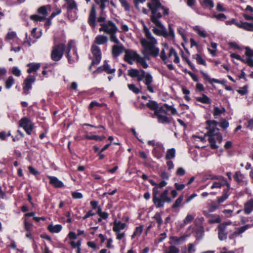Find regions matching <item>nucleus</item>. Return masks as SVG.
I'll list each match as a JSON object with an SVG mask.
<instances>
[{
    "label": "nucleus",
    "mask_w": 253,
    "mask_h": 253,
    "mask_svg": "<svg viewBox=\"0 0 253 253\" xmlns=\"http://www.w3.org/2000/svg\"><path fill=\"white\" fill-rule=\"evenodd\" d=\"M160 1L161 0H151V2L147 3V6L151 12L150 20L156 26L152 29L153 32L158 36L166 37H168V32L159 19L163 15L169 14V9L162 5Z\"/></svg>",
    "instance_id": "nucleus-1"
},
{
    "label": "nucleus",
    "mask_w": 253,
    "mask_h": 253,
    "mask_svg": "<svg viewBox=\"0 0 253 253\" xmlns=\"http://www.w3.org/2000/svg\"><path fill=\"white\" fill-rule=\"evenodd\" d=\"M141 23L143 26V32L144 33L145 38L140 40V43L143 47L142 51L144 56H151L157 57L159 55V48L156 46L158 42L157 40L152 36L144 22L141 20Z\"/></svg>",
    "instance_id": "nucleus-2"
},
{
    "label": "nucleus",
    "mask_w": 253,
    "mask_h": 253,
    "mask_svg": "<svg viewBox=\"0 0 253 253\" xmlns=\"http://www.w3.org/2000/svg\"><path fill=\"white\" fill-rule=\"evenodd\" d=\"M168 111H170L172 115L176 113L175 109L166 104L160 107H158L154 112V115L157 116L159 123L164 124L169 122V118L166 116Z\"/></svg>",
    "instance_id": "nucleus-3"
},
{
    "label": "nucleus",
    "mask_w": 253,
    "mask_h": 253,
    "mask_svg": "<svg viewBox=\"0 0 253 253\" xmlns=\"http://www.w3.org/2000/svg\"><path fill=\"white\" fill-rule=\"evenodd\" d=\"M90 51L92 56H89V58L92 60L91 64L88 68L89 71L91 70L92 66L97 65L100 62L102 57L100 48L96 44H92Z\"/></svg>",
    "instance_id": "nucleus-4"
},
{
    "label": "nucleus",
    "mask_w": 253,
    "mask_h": 253,
    "mask_svg": "<svg viewBox=\"0 0 253 253\" xmlns=\"http://www.w3.org/2000/svg\"><path fill=\"white\" fill-rule=\"evenodd\" d=\"M214 129L208 130L207 134L209 136L208 139L211 147L213 149L218 148V146L216 143H221L222 141V134L219 132H215Z\"/></svg>",
    "instance_id": "nucleus-5"
},
{
    "label": "nucleus",
    "mask_w": 253,
    "mask_h": 253,
    "mask_svg": "<svg viewBox=\"0 0 253 253\" xmlns=\"http://www.w3.org/2000/svg\"><path fill=\"white\" fill-rule=\"evenodd\" d=\"M65 50V44L59 43L52 47L51 52V58L54 61H58L62 58Z\"/></svg>",
    "instance_id": "nucleus-6"
},
{
    "label": "nucleus",
    "mask_w": 253,
    "mask_h": 253,
    "mask_svg": "<svg viewBox=\"0 0 253 253\" xmlns=\"http://www.w3.org/2000/svg\"><path fill=\"white\" fill-rule=\"evenodd\" d=\"M100 25L101 27L99 29V31H103L108 35L116 34L118 31V28L112 21L108 20Z\"/></svg>",
    "instance_id": "nucleus-7"
},
{
    "label": "nucleus",
    "mask_w": 253,
    "mask_h": 253,
    "mask_svg": "<svg viewBox=\"0 0 253 253\" xmlns=\"http://www.w3.org/2000/svg\"><path fill=\"white\" fill-rule=\"evenodd\" d=\"M68 18L71 21H74L77 18V5L74 0H69L67 3Z\"/></svg>",
    "instance_id": "nucleus-8"
},
{
    "label": "nucleus",
    "mask_w": 253,
    "mask_h": 253,
    "mask_svg": "<svg viewBox=\"0 0 253 253\" xmlns=\"http://www.w3.org/2000/svg\"><path fill=\"white\" fill-rule=\"evenodd\" d=\"M147 73L142 69L138 70L131 68L127 70V75L132 78H137V81L138 82L142 81L146 78Z\"/></svg>",
    "instance_id": "nucleus-9"
},
{
    "label": "nucleus",
    "mask_w": 253,
    "mask_h": 253,
    "mask_svg": "<svg viewBox=\"0 0 253 253\" xmlns=\"http://www.w3.org/2000/svg\"><path fill=\"white\" fill-rule=\"evenodd\" d=\"M87 3L89 2L90 0H85ZM95 3L99 5L101 12L99 16L97 19V21L99 23H105L106 20V15L104 13V9L106 7L105 3L109 1V0H94Z\"/></svg>",
    "instance_id": "nucleus-10"
},
{
    "label": "nucleus",
    "mask_w": 253,
    "mask_h": 253,
    "mask_svg": "<svg viewBox=\"0 0 253 253\" xmlns=\"http://www.w3.org/2000/svg\"><path fill=\"white\" fill-rule=\"evenodd\" d=\"M19 125L23 128L28 134H31L34 128V124L28 118L26 117L22 118L19 122Z\"/></svg>",
    "instance_id": "nucleus-11"
},
{
    "label": "nucleus",
    "mask_w": 253,
    "mask_h": 253,
    "mask_svg": "<svg viewBox=\"0 0 253 253\" xmlns=\"http://www.w3.org/2000/svg\"><path fill=\"white\" fill-rule=\"evenodd\" d=\"M126 225L125 223L114 222L113 230L117 234V239L121 240L125 236V233L122 232L126 227Z\"/></svg>",
    "instance_id": "nucleus-12"
},
{
    "label": "nucleus",
    "mask_w": 253,
    "mask_h": 253,
    "mask_svg": "<svg viewBox=\"0 0 253 253\" xmlns=\"http://www.w3.org/2000/svg\"><path fill=\"white\" fill-rule=\"evenodd\" d=\"M74 45V42L72 41H70L68 42L67 47L65 46V51L66 53V57H67L68 59V61L70 63H72L73 62L75 61L76 60H77L78 59V56L77 53V51L76 50H74V53H73V56L72 57L70 55V50L72 47V46Z\"/></svg>",
    "instance_id": "nucleus-13"
},
{
    "label": "nucleus",
    "mask_w": 253,
    "mask_h": 253,
    "mask_svg": "<svg viewBox=\"0 0 253 253\" xmlns=\"http://www.w3.org/2000/svg\"><path fill=\"white\" fill-rule=\"evenodd\" d=\"M124 60L128 64L132 65L134 61H135L138 57V54L135 51L126 49L125 50Z\"/></svg>",
    "instance_id": "nucleus-14"
},
{
    "label": "nucleus",
    "mask_w": 253,
    "mask_h": 253,
    "mask_svg": "<svg viewBox=\"0 0 253 253\" xmlns=\"http://www.w3.org/2000/svg\"><path fill=\"white\" fill-rule=\"evenodd\" d=\"M36 81V78L34 76H28L24 81V86H23V93L28 94L29 90L32 88V84Z\"/></svg>",
    "instance_id": "nucleus-15"
},
{
    "label": "nucleus",
    "mask_w": 253,
    "mask_h": 253,
    "mask_svg": "<svg viewBox=\"0 0 253 253\" xmlns=\"http://www.w3.org/2000/svg\"><path fill=\"white\" fill-rule=\"evenodd\" d=\"M96 12L95 7L94 5H92L91 7L90 10L89 11L88 23L90 26L92 28H95L96 26Z\"/></svg>",
    "instance_id": "nucleus-16"
},
{
    "label": "nucleus",
    "mask_w": 253,
    "mask_h": 253,
    "mask_svg": "<svg viewBox=\"0 0 253 253\" xmlns=\"http://www.w3.org/2000/svg\"><path fill=\"white\" fill-rule=\"evenodd\" d=\"M164 151L165 149L163 144L157 143L155 147H154L152 153L155 157L157 159H160L162 157Z\"/></svg>",
    "instance_id": "nucleus-17"
},
{
    "label": "nucleus",
    "mask_w": 253,
    "mask_h": 253,
    "mask_svg": "<svg viewBox=\"0 0 253 253\" xmlns=\"http://www.w3.org/2000/svg\"><path fill=\"white\" fill-rule=\"evenodd\" d=\"M187 237L186 235L180 237L171 236L169 237V243L171 245H179L185 241Z\"/></svg>",
    "instance_id": "nucleus-18"
},
{
    "label": "nucleus",
    "mask_w": 253,
    "mask_h": 253,
    "mask_svg": "<svg viewBox=\"0 0 253 253\" xmlns=\"http://www.w3.org/2000/svg\"><path fill=\"white\" fill-rule=\"evenodd\" d=\"M125 47L122 44L114 45L112 48V53L114 57L119 56L124 51L125 52Z\"/></svg>",
    "instance_id": "nucleus-19"
},
{
    "label": "nucleus",
    "mask_w": 253,
    "mask_h": 253,
    "mask_svg": "<svg viewBox=\"0 0 253 253\" xmlns=\"http://www.w3.org/2000/svg\"><path fill=\"white\" fill-rule=\"evenodd\" d=\"M230 224V222H225L220 224L218 226V238L220 240L226 239L227 234L225 232L226 226Z\"/></svg>",
    "instance_id": "nucleus-20"
},
{
    "label": "nucleus",
    "mask_w": 253,
    "mask_h": 253,
    "mask_svg": "<svg viewBox=\"0 0 253 253\" xmlns=\"http://www.w3.org/2000/svg\"><path fill=\"white\" fill-rule=\"evenodd\" d=\"M217 182H214L211 186V189L220 188L222 185H226L227 188L230 189V184L228 183L226 180L223 176H220Z\"/></svg>",
    "instance_id": "nucleus-21"
},
{
    "label": "nucleus",
    "mask_w": 253,
    "mask_h": 253,
    "mask_svg": "<svg viewBox=\"0 0 253 253\" xmlns=\"http://www.w3.org/2000/svg\"><path fill=\"white\" fill-rule=\"evenodd\" d=\"M144 84L147 86V90L152 93L154 92V88L151 85V84L153 82V78L151 75L149 73H147V76L144 81Z\"/></svg>",
    "instance_id": "nucleus-22"
},
{
    "label": "nucleus",
    "mask_w": 253,
    "mask_h": 253,
    "mask_svg": "<svg viewBox=\"0 0 253 253\" xmlns=\"http://www.w3.org/2000/svg\"><path fill=\"white\" fill-rule=\"evenodd\" d=\"M49 180V183L56 188L62 187L64 186L63 183L60 181L57 177L52 176H47Z\"/></svg>",
    "instance_id": "nucleus-23"
},
{
    "label": "nucleus",
    "mask_w": 253,
    "mask_h": 253,
    "mask_svg": "<svg viewBox=\"0 0 253 253\" xmlns=\"http://www.w3.org/2000/svg\"><path fill=\"white\" fill-rule=\"evenodd\" d=\"M253 211V199L248 200L244 205V211L246 214H250Z\"/></svg>",
    "instance_id": "nucleus-24"
},
{
    "label": "nucleus",
    "mask_w": 253,
    "mask_h": 253,
    "mask_svg": "<svg viewBox=\"0 0 253 253\" xmlns=\"http://www.w3.org/2000/svg\"><path fill=\"white\" fill-rule=\"evenodd\" d=\"M108 39L106 36L103 35H98L97 36L94 41L93 44H104L108 42Z\"/></svg>",
    "instance_id": "nucleus-25"
},
{
    "label": "nucleus",
    "mask_w": 253,
    "mask_h": 253,
    "mask_svg": "<svg viewBox=\"0 0 253 253\" xmlns=\"http://www.w3.org/2000/svg\"><path fill=\"white\" fill-rule=\"evenodd\" d=\"M206 123L208 125L206 128L209 130H211V129H214V131H215V130H218V129L216 128V126L219 123L216 121L208 120L206 122Z\"/></svg>",
    "instance_id": "nucleus-26"
},
{
    "label": "nucleus",
    "mask_w": 253,
    "mask_h": 253,
    "mask_svg": "<svg viewBox=\"0 0 253 253\" xmlns=\"http://www.w3.org/2000/svg\"><path fill=\"white\" fill-rule=\"evenodd\" d=\"M47 228L50 232L52 233H57L59 232L61 230L62 227L60 224H57L54 225L53 224H51L48 226Z\"/></svg>",
    "instance_id": "nucleus-27"
},
{
    "label": "nucleus",
    "mask_w": 253,
    "mask_h": 253,
    "mask_svg": "<svg viewBox=\"0 0 253 253\" xmlns=\"http://www.w3.org/2000/svg\"><path fill=\"white\" fill-rule=\"evenodd\" d=\"M196 101L204 104H211V100L205 94H203L202 96L196 97L195 98Z\"/></svg>",
    "instance_id": "nucleus-28"
},
{
    "label": "nucleus",
    "mask_w": 253,
    "mask_h": 253,
    "mask_svg": "<svg viewBox=\"0 0 253 253\" xmlns=\"http://www.w3.org/2000/svg\"><path fill=\"white\" fill-rule=\"evenodd\" d=\"M172 56H173L174 57L173 62L175 63H179L180 61L179 58L175 50L173 47H171L170 48L169 53L168 54L169 57H170Z\"/></svg>",
    "instance_id": "nucleus-29"
},
{
    "label": "nucleus",
    "mask_w": 253,
    "mask_h": 253,
    "mask_svg": "<svg viewBox=\"0 0 253 253\" xmlns=\"http://www.w3.org/2000/svg\"><path fill=\"white\" fill-rule=\"evenodd\" d=\"M192 58L196 60L197 63L198 64L203 65L205 66L207 65L206 61L202 57V56L199 53L193 55Z\"/></svg>",
    "instance_id": "nucleus-30"
},
{
    "label": "nucleus",
    "mask_w": 253,
    "mask_h": 253,
    "mask_svg": "<svg viewBox=\"0 0 253 253\" xmlns=\"http://www.w3.org/2000/svg\"><path fill=\"white\" fill-rule=\"evenodd\" d=\"M48 9H50V6L49 5L42 6L38 8V12L45 17L48 14L47 11Z\"/></svg>",
    "instance_id": "nucleus-31"
},
{
    "label": "nucleus",
    "mask_w": 253,
    "mask_h": 253,
    "mask_svg": "<svg viewBox=\"0 0 253 253\" xmlns=\"http://www.w3.org/2000/svg\"><path fill=\"white\" fill-rule=\"evenodd\" d=\"M29 67L27 70L28 73L37 71L40 67L39 63H29L27 65Z\"/></svg>",
    "instance_id": "nucleus-32"
},
{
    "label": "nucleus",
    "mask_w": 253,
    "mask_h": 253,
    "mask_svg": "<svg viewBox=\"0 0 253 253\" xmlns=\"http://www.w3.org/2000/svg\"><path fill=\"white\" fill-rule=\"evenodd\" d=\"M96 213L100 216L98 221H101L102 219L106 220L108 217V213L105 211H102L100 207L98 208Z\"/></svg>",
    "instance_id": "nucleus-33"
},
{
    "label": "nucleus",
    "mask_w": 253,
    "mask_h": 253,
    "mask_svg": "<svg viewBox=\"0 0 253 253\" xmlns=\"http://www.w3.org/2000/svg\"><path fill=\"white\" fill-rule=\"evenodd\" d=\"M193 29L197 32V33L199 35V36L202 38H206L208 35V34H207L205 30L201 29L200 27L198 26L194 27Z\"/></svg>",
    "instance_id": "nucleus-34"
},
{
    "label": "nucleus",
    "mask_w": 253,
    "mask_h": 253,
    "mask_svg": "<svg viewBox=\"0 0 253 253\" xmlns=\"http://www.w3.org/2000/svg\"><path fill=\"white\" fill-rule=\"evenodd\" d=\"M200 73L203 75L205 80L209 81L210 83H221V82L218 80L215 79H211L209 76L206 73H205L203 71H200Z\"/></svg>",
    "instance_id": "nucleus-35"
},
{
    "label": "nucleus",
    "mask_w": 253,
    "mask_h": 253,
    "mask_svg": "<svg viewBox=\"0 0 253 253\" xmlns=\"http://www.w3.org/2000/svg\"><path fill=\"white\" fill-rule=\"evenodd\" d=\"M175 156V150L174 148L169 149L167 151L166 155V160H170L174 158Z\"/></svg>",
    "instance_id": "nucleus-36"
},
{
    "label": "nucleus",
    "mask_w": 253,
    "mask_h": 253,
    "mask_svg": "<svg viewBox=\"0 0 253 253\" xmlns=\"http://www.w3.org/2000/svg\"><path fill=\"white\" fill-rule=\"evenodd\" d=\"M229 189L227 188L223 191V195L220 197H218L217 198V201L219 204L223 202L224 201H225L228 197Z\"/></svg>",
    "instance_id": "nucleus-37"
},
{
    "label": "nucleus",
    "mask_w": 253,
    "mask_h": 253,
    "mask_svg": "<svg viewBox=\"0 0 253 253\" xmlns=\"http://www.w3.org/2000/svg\"><path fill=\"white\" fill-rule=\"evenodd\" d=\"M104 71L108 74H112L115 72L116 69L115 68L111 69L109 65L106 61H105L103 63Z\"/></svg>",
    "instance_id": "nucleus-38"
},
{
    "label": "nucleus",
    "mask_w": 253,
    "mask_h": 253,
    "mask_svg": "<svg viewBox=\"0 0 253 253\" xmlns=\"http://www.w3.org/2000/svg\"><path fill=\"white\" fill-rule=\"evenodd\" d=\"M179 250L174 246L171 245L167 250H164V253H178Z\"/></svg>",
    "instance_id": "nucleus-39"
},
{
    "label": "nucleus",
    "mask_w": 253,
    "mask_h": 253,
    "mask_svg": "<svg viewBox=\"0 0 253 253\" xmlns=\"http://www.w3.org/2000/svg\"><path fill=\"white\" fill-rule=\"evenodd\" d=\"M136 61H137V62L138 63L141 64L144 69H146L148 66L144 58L140 56V55L139 54H138V57H137V59H136Z\"/></svg>",
    "instance_id": "nucleus-40"
},
{
    "label": "nucleus",
    "mask_w": 253,
    "mask_h": 253,
    "mask_svg": "<svg viewBox=\"0 0 253 253\" xmlns=\"http://www.w3.org/2000/svg\"><path fill=\"white\" fill-rule=\"evenodd\" d=\"M85 137L89 140H95L96 141H101L105 138L104 136H98L96 135H86Z\"/></svg>",
    "instance_id": "nucleus-41"
},
{
    "label": "nucleus",
    "mask_w": 253,
    "mask_h": 253,
    "mask_svg": "<svg viewBox=\"0 0 253 253\" xmlns=\"http://www.w3.org/2000/svg\"><path fill=\"white\" fill-rule=\"evenodd\" d=\"M14 79L12 76H10L5 81V87L9 89L14 83Z\"/></svg>",
    "instance_id": "nucleus-42"
},
{
    "label": "nucleus",
    "mask_w": 253,
    "mask_h": 253,
    "mask_svg": "<svg viewBox=\"0 0 253 253\" xmlns=\"http://www.w3.org/2000/svg\"><path fill=\"white\" fill-rule=\"evenodd\" d=\"M146 106L150 109L151 110H154L155 111L157 110L158 105V104L153 101H150L146 103Z\"/></svg>",
    "instance_id": "nucleus-43"
},
{
    "label": "nucleus",
    "mask_w": 253,
    "mask_h": 253,
    "mask_svg": "<svg viewBox=\"0 0 253 253\" xmlns=\"http://www.w3.org/2000/svg\"><path fill=\"white\" fill-rule=\"evenodd\" d=\"M153 202L158 208L162 207L164 206V201L157 197H153Z\"/></svg>",
    "instance_id": "nucleus-44"
},
{
    "label": "nucleus",
    "mask_w": 253,
    "mask_h": 253,
    "mask_svg": "<svg viewBox=\"0 0 253 253\" xmlns=\"http://www.w3.org/2000/svg\"><path fill=\"white\" fill-rule=\"evenodd\" d=\"M183 199V196L180 195L175 201L174 204L172 206V208L176 209L181 206V202Z\"/></svg>",
    "instance_id": "nucleus-45"
},
{
    "label": "nucleus",
    "mask_w": 253,
    "mask_h": 253,
    "mask_svg": "<svg viewBox=\"0 0 253 253\" xmlns=\"http://www.w3.org/2000/svg\"><path fill=\"white\" fill-rule=\"evenodd\" d=\"M225 112V109L224 108H222L220 109L218 107H214V111H213V116L214 117L220 115V114L224 113Z\"/></svg>",
    "instance_id": "nucleus-46"
},
{
    "label": "nucleus",
    "mask_w": 253,
    "mask_h": 253,
    "mask_svg": "<svg viewBox=\"0 0 253 253\" xmlns=\"http://www.w3.org/2000/svg\"><path fill=\"white\" fill-rule=\"evenodd\" d=\"M127 87L130 90L136 94H138L140 92V90L133 84H128L127 85Z\"/></svg>",
    "instance_id": "nucleus-47"
},
{
    "label": "nucleus",
    "mask_w": 253,
    "mask_h": 253,
    "mask_svg": "<svg viewBox=\"0 0 253 253\" xmlns=\"http://www.w3.org/2000/svg\"><path fill=\"white\" fill-rule=\"evenodd\" d=\"M202 4L205 7L209 8H212L214 6L213 2L212 0H203Z\"/></svg>",
    "instance_id": "nucleus-48"
},
{
    "label": "nucleus",
    "mask_w": 253,
    "mask_h": 253,
    "mask_svg": "<svg viewBox=\"0 0 253 253\" xmlns=\"http://www.w3.org/2000/svg\"><path fill=\"white\" fill-rule=\"evenodd\" d=\"M233 177L235 180L238 183H240L243 181V175L240 171H236Z\"/></svg>",
    "instance_id": "nucleus-49"
},
{
    "label": "nucleus",
    "mask_w": 253,
    "mask_h": 253,
    "mask_svg": "<svg viewBox=\"0 0 253 253\" xmlns=\"http://www.w3.org/2000/svg\"><path fill=\"white\" fill-rule=\"evenodd\" d=\"M122 6L124 7L126 11L130 10V6L126 0H119Z\"/></svg>",
    "instance_id": "nucleus-50"
},
{
    "label": "nucleus",
    "mask_w": 253,
    "mask_h": 253,
    "mask_svg": "<svg viewBox=\"0 0 253 253\" xmlns=\"http://www.w3.org/2000/svg\"><path fill=\"white\" fill-rule=\"evenodd\" d=\"M249 228L248 225L244 226L238 229H237L236 231L234 232V233L232 235V236H233L236 235H238L243 233L246 230H247Z\"/></svg>",
    "instance_id": "nucleus-51"
},
{
    "label": "nucleus",
    "mask_w": 253,
    "mask_h": 253,
    "mask_svg": "<svg viewBox=\"0 0 253 253\" xmlns=\"http://www.w3.org/2000/svg\"><path fill=\"white\" fill-rule=\"evenodd\" d=\"M30 18L36 21H42L45 19V17L44 16H42L38 15H32L30 16Z\"/></svg>",
    "instance_id": "nucleus-52"
},
{
    "label": "nucleus",
    "mask_w": 253,
    "mask_h": 253,
    "mask_svg": "<svg viewBox=\"0 0 253 253\" xmlns=\"http://www.w3.org/2000/svg\"><path fill=\"white\" fill-rule=\"evenodd\" d=\"M243 29L248 31H253V24L244 22Z\"/></svg>",
    "instance_id": "nucleus-53"
},
{
    "label": "nucleus",
    "mask_w": 253,
    "mask_h": 253,
    "mask_svg": "<svg viewBox=\"0 0 253 253\" xmlns=\"http://www.w3.org/2000/svg\"><path fill=\"white\" fill-rule=\"evenodd\" d=\"M160 57L165 63H167L168 56L166 55L164 48L162 49V50H161L160 53Z\"/></svg>",
    "instance_id": "nucleus-54"
},
{
    "label": "nucleus",
    "mask_w": 253,
    "mask_h": 253,
    "mask_svg": "<svg viewBox=\"0 0 253 253\" xmlns=\"http://www.w3.org/2000/svg\"><path fill=\"white\" fill-rule=\"evenodd\" d=\"M106 106V104L105 103H99L96 101H92L89 104V108H92L94 106L102 107V106Z\"/></svg>",
    "instance_id": "nucleus-55"
},
{
    "label": "nucleus",
    "mask_w": 253,
    "mask_h": 253,
    "mask_svg": "<svg viewBox=\"0 0 253 253\" xmlns=\"http://www.w3.org/2000/svg\"><path fill=\"white\" fill-rule=\"evenodd\" d=\"M245 49V54L248 57V58H250L253 56V50H252L249 47H246Z\"/></svg>",
    "instance_id": "nucleus-56"
},
{
    "label": "nucleus",
    "mask_w": 253,
    "mask_h": 253,
    "mask_svg": "<svg viewBox=\"0 0 253 253\" xmlns=\"http://www.w3.org/2000/svg\"><path fill=\"white\" fill-rule=\"evenodd\" d=\"M196 214L195 213L192 214H188L185 217L184 221H191L193 220L195 217Z\"/></svg>",
    "instance_id": "nucleus-57"
},
{
    "label": "nucleus",
    "mask_w": 253,
    "mask_h": 253,
    "mask_svg": "<svg viewBox=\"0 0 253 253\" xmlns=\"http://www.w3.org/2000/svg\"><path fill=\"white\" fill-rule=\"evenodd\" d=\"M143 230V226H140L139 227H137L136 228L135 231L134 232L133 234L132 235V237H133L134 236L136 235H140Z\"/></svg>",
    "instance_id": "nucleus-58"
},
{
    "label": "nucleus",
    "mask_w": 253,
    "mask_h": 253,
    "mask_svg": "<svg viewBox=\"0 0 253 253\" xmlns=\"http://www.w3.org/2000/svg\"><path fill=\"white\" fill-rule=\"evenodd\" d=\"M245 126L246 127L250 129L253 130V119L249 120L248 122L245 124Z\"/></svg>",
    "instance_id": "nucleus-59"
},
{
    "label": "nucleus",
    "mask_w": 253,
    "mask_h": 253,
    "mask_svg": "<svg viewBox=\"0 0 253 253\" xmlns=\"http://www.w3.org/2000/svg\"><path fill=\"white\" fill-rule=\"evenodd\" d=\"M110 41L111 42H113L117 44H120V42H119V40L118 39V38H117V37L116 36V34H110Z\"/></svg>",
    "instance_id": "nucleus-60"
},
{
    "label": "nucleus",
    "mask_w": 253,
    "mask_h": 253,
    "mask_svg": "<svg viewBox=\"0 0 253 253\" xmlns=\"http://www.w3.org/2000/svg\"><path fill=\"white\" fill-rule=\"evenodd\" d=\"M12 73L14 75L19 77L21 75V71L17 67H14L12 69Z\"/></svg>",
    "instance_id": "nucleus-61"
},
{
    "label": "nucleus",
    "mask_w": 253,
    "mask_h": 253,
    "mask_svg": "<svg viewBox=\"0 0 253 253\" xmlns=\"http://www.w3.org/2000/svg\"><path fill=\"white\" fill-rule=\"evenodd\" d=\"M70 244L72 248L77 249L81 246V243L80 241H78L77 242L71 241L70 242Z\"/></svg>",
    "instance_id": "nucleus-62"
},
{
    "label": "nucleus",
    "mask_w": 253,
    "mask_h": 253,
    "mask_svg": "<svg viewBox=\"0 0 253 253\" xmlns=\"http://www.w3.org/2000/svg\"><path fill=\"white\" fill-rule=\"evenodd\" d=\"M213 17L216 18L218 20H224L226 19V15L223 13L214 15Z\"/></svg>",
    "instance_id": "nucleus-63"
},
{
    "label": "nucleus",
    "mask_w": 253,
    "mask_h": 253,
    "mask_svg": "<svg viewBox=\"0 0 253 253\" xmlns=\"http://www.w3.org/2000/svg\"><path fill=\"white\" fill-rule=\"evenodd\" d=\"M23 44H26L28 46H30L31 45V40L30 38L28 37L27 33L26 34V37L24 41Z\"/></svg>",
    "instance_id": "nucleus-64"
}]
</instances>
